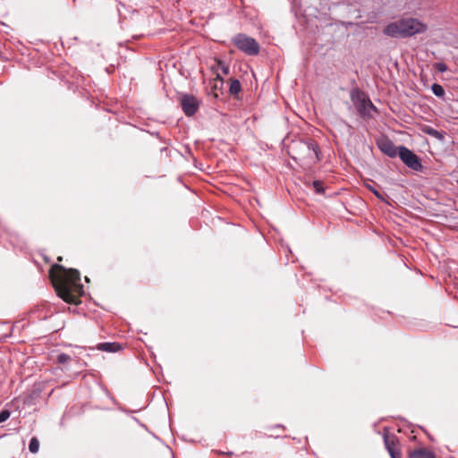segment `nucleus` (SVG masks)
Returning <instances> with one entry per match:
<instances>
[{
    "instance_id": "14",
    "label": "nucleus",
    "mask_w": 458,
    "mask_h": 458,
    "mask_svg": "<svg viewBox=\"0 0 458 458\" xmlns=\"http://www.w3.org/2000/svg\"><path fill=\"white\" fill-rule=\"evenodd\" d=\"M431 90L433 92V94L438 98H443L445 96V89L444 88L438 84V83H434L432 86H431Z\"/></svg>"
},
{
    "instance_id": "16",
    "label": "nucleus",
    "mask_w": 458,
    "mask_h": 458,
    "mask_svg": "<svg viewBox=\"0 0 458 458\" xmlns=\"http://www.w3.org/2000/svg\"><path fill=\"white\" fill-rule=\"evenodd\" d=\"M312 185L316 193L323 194L325 192L322 181H313Z\"/></svg>"
},
{
    "instance_id": "11",
    "label": "nucleus",
    "mask_w": 458,
    "mask_h": 458,
    "mask_svg": "<svg viewBox=\"0 0 458 458\" xmlns=\"http://www.w3.org/2000/svg\"><path fill=\"white\" fill-rule=\"evenodd\" d=\"M306 145L308 149L314 153L317 161H320L322 159V153L318 144L314 140H310L306 142Z\"/></svg>"
},
{
    "instance_id": "21",
    "label": "nucleus",
    "mask_w": 458,
    "mask_h": 458,
    "mask_svg": "<svg viewBox=\"0 0 458 458\" xmlns=\"http://www.w3.org/2000/svg\"><path fill=\"white\" fill-rule=\"evenodd\" d=\"M435 68L440 72H445L447 70V66L444 63H437Z\"/></svg>"
},
{
    "instance_id": "19",
    "label": "nucleus",
    "mask_w": 458,
    "mask_h": 458,
    "mask_svg": "<svg viewBox=\"0 0 458 458\" xmlns=\"http://www.w3.org/2000/svg\"><path fill=\"white\" fill-rule=\"evenodd\" d=\"M11 416V412L9 410H3L0 411V423L7 420Z\"/></svg>"
},
{
    "instance_id": "15",
    "label": "nucleus",
    "mask_w": 458,
    "mask_h": 458,
    "mask_svg": "<svg viewBox=\"0 0 458 458\" xmlns=\"http://www.w3.org/2000/svg\"><path fill=\"white\" fill-rule=\"evenodd\" d=\"M39 449V442L37 437H32L29 444V450L32 454H36Z\"/></svg>"
},
{
    "instance_id": "17",
    "label": "nucleus",
    "mask_w": 458,
    "mask_h": 458,
    "mask_svg": "<svg viewBox=\"0 0 458 458\" xmlns=\"http://www.w3.org/2000/svg\"><path fill=\"white\" fill-rule=\"evenodd\" d=\"M70 360H71V356L66 353L62 352V353L57 354V356H56V361L59 364H64Z\"/></svg>"
},
{
    "instance_id": "2",
    "label": "nucleus",
    "mask_w": 458,
    "mask_h": 458,
    "mask_svg": "<svg viewBox=\"0 0 458 458\" xmlns=\"http://www.w3.org/2000/svg\"><path fill=\"white\" fill-rule=\"evenodd\" d=\"M428 26L416 18H402L387 24L383 32L391 38H410L416 34L424 33Z\"/></svg>"
},
{
    "instance_id": "10",
    "label": "nucleus",
    "mask_w": 458,
    "mask_h": 458,
    "mask_svg": "<svg viewBox=\"0 0 458 458\" xmlns=\"http://www.w3.org/2000/svg\"><path fill=\"white\" fill-rule=\"evenodd\" d=\"M98 349L107 352H116L122 349L118 343H101L98 345Z\"/></svg>"
},
{
    "instance_id": "8",
    "label": "nucleus",
    "mask_w": 458,
    "mask_h": 458,
    "mask_svg": "<svg viewBox=\"0 0 458 458\" xmlns=\"http://www.w3.org/2000/svg\"><path fill=\"white\" fill-rule=\"evenodd\" d=\"M379 149L389 157H395L398 155V148L395 147L394 142L388 139L384 138L377 142Z\"/></svg>"
},
{
    "instance_id": "12",
    "label": "nucleus",
    "mask_w": 458,
    "mask_h": 458,
    "mask_svg": "<svg viewBox=\"0 0 458 458\" xmlns=\"http://www.w3.org/2000/svg\"><path fill=\"white\" fill-rule=\"evenodd\" d=\"M423 131L431 136V137H434L435 139H437L439 140H443L444 138H445V133L443 131H439L430 126H426L424 129H423Z\"/></svg>"
},
{
    "instance_id": "22",
    "label": "nucleus",
    "mask_w": 458,
    "mask_h": 458,
    "mask_svg": "<svg viewBox=\"0 0 458 458\" xmlns=\"http://www.w3.org/2000/svg\"><path fill=\"white\" fill-rule=\"evenodd\" d=\"M216 79H217V80H220V81H222V80H223V79H222V77L220 76V74H216Z\"/></svg>"
},
{
    "instance_id": "5",
    "label": "nucleus",
    "mask_w": 458,
    "mask_h": 458,
    "mask_svg": "<svg viewBox=\"0 0 458 458\" xmlns=\"http://www.w3.org/2000/svg\"><path fill=\"white\" fill-rule=\"evenodd\" d=\"M398 156L409 168L414 171H420L422 169L420 157L405 146L398 147Z\"/></svg>"
},
{
    "instance_id": "6",
    "label": "nucleus",
    "mask_w": 458,
    "mask_h": 458,
    "mask_svg": "<svg viewBox=\"0 0 458 458\" xmlns=\"http://www.w3.org/2000/svg\"><path fill=\"white\" fill-rule=\"evenodd\" d=\"M180 104L185 115L192 116L197 113L200 103L195 96L185 94L181 97Z\"/></svg>"
},
{
    "instance_id": "4",
    "label": "nucleus",
    "mask_w": 458,
    "mask_h": 458,
    "mask_svg": "<svg viewBox=\"0 0 458 458\" xmlns=\"http://www.w3.org/2000/svg\"><path fill=\"white\" fill-rule=\"evenodd\" d=\"M234 46L248 55H257L259 53V45L257 40L243 33H239L233 38Z\"/></svg>"
},
{
    "instance_id": "20",
    "label": "nucleus",
    "mask_w": 458,
    "mask_h": 458,
    "mask_svg": "<svg viewBox=\"0 0 458 458\" xmlns=\"http://www.w3.org/2000/svg\"><path fill=\"white\" fill-rule=\"evenodd\" d=\"M367 188L380 200H385L383 195L373 186L367 185Z\"/></svg>"
},
{
    "instance_id": "1",
    "label": "nucleus",
    "mask_w": 458,
    "mask_h": 458,
    "mask_svg": "<svg viewBox=\"0 0 458 458\" xmlns=\"http://www.w3.org/2000/svg\"><path fill=\"white\" fill-rule=\"evenodd\" d=\"M49 276L58 296L68 303L76 304L78 296L73 293V290L76 288L82 289V285L80 284V272L77 269H67L61 265L55 264L51 267Z\"/></svg>"
},
{
    "instance_id": "7",
    "label": "nucleus",
    "mask_w": 458,
    "mask_h": 458,
    "mask_svg": "<svg viewBox=\"0 0 458 458\" xmlns=\"http://www.w3.org/2000/svg\"><path fill=\"white\" fill-rule=\"evenodd\" d=\"M383 439L385 447L387 450L391 458H394V455H399L401 454L400 449L398 447V438L395 435H389V431L387 428H384Z\"/></svg>"
},
{
    "instance_id": "9",
    "label": "nucleus",
    "mask_w": 458,
    "mask_h": 458,
    "mask_svg": "<svg viewBox=\"0 0 458 458\" xmlns=\"http://www.w3.org/2000/svg\"><path fill=\"white\" fill-rule=\"evenodd\" d=\"M410 458H436L433 452L426 448H417L409 454Z\"/></svg>"
},
{
    "instance_id": "13",
    "label": "nucleus",
    "mask_w": 458,
    "mask_h": 458,
    "mask_svg": "<svg viewBox=\"0 0 458 458\" xmlns=\"http://www.w3.org/2000/svg\"><path fill=\"white\" fill-rule=\"evenodd\" d=\"M242 89V85L239 80L234 79L231 81L229 92L232 95H237Z\"/></svg>"
},
{
    "instance_id": "18",
    "label": "nucleus",
    "mask_w": 458,
    "mask_h": 458,
    "mask_svg": "<svg viewBox=\"0 0 458 458\" xmlns=\"http://www.w3.org/2000/svg\"><path fill=\"white\" fill-rule=\"evenodd\" d=\"M217 67L221 69L223 74L227 75L230 72L229 66L225 64V62L221 60H216Z\"/></svg>"
},
{
    "instance_id": "3",
    "label": "nucleus",
    "mask_w": 458,
    "mask_h": 458,
    "mask_svg": "<svg viewBox=\"0 0 458 458\" xmlns=\"http://www.w3.org/2000/svg\"><path fill=\"white\" fill-rule=\"evenodd\" d=\"M350 98L352 102L357 113L364 117H372L371 111H376L377 108L369 98V97L358 87L352 88L350 92Z\"/></svg>"
}]
</instances>
